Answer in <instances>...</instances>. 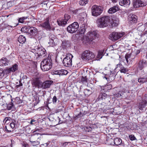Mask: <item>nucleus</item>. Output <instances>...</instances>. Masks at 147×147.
<instances>
[{"label":"nucleus","mask_w":147,"mask_h":147,"mask_svg":"<svg viewBox=\"0 0 147 147\" xmlns=\"http://www.w3.org/2000/svg\"><path fill=\"white\" fill-rule=\"evenodd\" d=\"M110 22V17L108 16H104L99 18L97 20L96 23L98 27L104 28L108 26Z\"/></svg>","instance_id":"obj_1"},{"label":"nucleus","mask_w":147,"mask_h":147,"mask_svg":"<svg viewBox=\"0 0 147 147\" xmlns=\"http://www.w3.org/2000/svg\"><path fill=\"white\" fill-rule=\"evenodd\" d=\"M52 60L50 57L44 59L42 61L40 64V68L43 71H46L50 69L52 67Z\"/></svg>","instance_id":"obj_2"},{"label":"nucleus","mask_w":147,"mask_h":147,"mask_svg":"<svg viewBox=\"0 0 147 147\" xmlns=\"http://www.w3.org/2000/svg\"><path fill=\"white\" fill-rule=\"evenodd\" d=\"M95 55L93 53L89 50L85 51L81 55V58L84 61H89L93 59Z\"/></svg>","instance_id":"obj_3"},{"label":"nucleus","mask_w":147,"mask_h":147,"mask_svg":"<svg viewBox=\"0 0 147 147\" xmlns=\"http://www.w3.org/2000/svg\"><path fill=\"white\" fill-rule=\"evenodd\" d=\"M35 50L39 58H43L46 55L47 52L46 50L40 46H36L35 47Z\"/></svg>","instance_id":"obj_4"},{"label":"nucleus","mask_w":147,"mask_h":147,"mask_svg":"<svg viewBox=\"0 0 147 147\" xmlns=\"http://www.w3.org/2000/svg\"><path fill=\"white\" fill-rule=\"evenodd\" d=\"M78 24L75 22L69 25L67 28V31L69 33H73L76 32L79 28Z\"/></svg>","instance_id":"obj_5"},{"label":"nucleus","mask_w":147,"mask_h":147,"mask_svg":"<svg viewBox=\"0 0 147 147\" xmlns=\"http://www.w3.org/2000/svg\"><path fill=\"white\" fill-rule=\"evenodd\" d=\"M97 32L95 31H93L88 33L85 39L87 43H90L93 40L95 39L96 37H97Z\"/></svg>","instance_id":"obj_6"},{"label":"nucleus","mask_w":147,"mask_h":147,"mask_svg":"<svg viewBox=\"0 0 147 147\" xmlns=\"http://www.w3.org/2000/svg\"><path fill=\"white\" fill-rule=\"evenodd\" d=\"M102 11L100 6H98L96 5H93L92 8V15L95 16L100 15Z\"/></svg>","instance_id":"obj_7"},{"label":"nucleus","mask_w":147,"mask_h":147,"mask_svg":"<svg viewBox=\"0 0 147 147\" xmlns=\"http://www.w3.org/2000/svg\"><path fill=\"white\" fill-rule=\"evenodd\" d=\"M73 56L71 54L68 55L63 59V63L65 66L70 67L72 65V58Z\"/></svg>","instance_id":"obj_8"},{"label":"nucleus","mask_w":147,"mask_h":147,"mask_svg":"<svg viewBox=\"0 0 147 147\" xmlns=\"http://www.w3.org/2000/svg\"><path fill=\"white\" fill-rule=\"evenodd\" d=\"M124 34V32H113L110 35V39L113 41H116L121 38Z\"/></svg>","instance_id":"obj_9"},{"label":"nucleus","mask_w":147,"mask_h":147,"mask_svg":"<svg viewBox=\"0 0 147 147\" xmlns=\"http://www.w3.org/2000/svg\"><path fill=\"white\" fill-rule=\"evenodd\" d=\"M147 4V2L144 0H135L134 2L133 6L135 8L144 6Z\"/></svg>","instance_id":"obj_10"},{"label":"nucleus","mask_w":147,"mask_h":147,"mask_svg":"<svg viewBox=\"0 0 147 147\" xmlns=\"http://www.w3.org/2000/svg\"><path fill=\"white\" fill-rule=\"evenodd\" d=\"M28 33L32 36H34L37 34L39 32L38 30L35 27L28 26Z\"/></svg>","instance_id":"obj_11"},{"label":"nucleus","mask_w":147,"mask_h":147,"mask_svg":"<svg viewBox=\"0 0 147 147\" xmlns=\"http://www.w3.org/2000/svg\"><path fill=\"white\" fill-rule=\"evenodd\" d=\"M18 69V65L15 64L12 66V67L10 68H7L5 70V73L7 74H8L11 72H15L17 71Z\"/></svg>","instance_id":"obj_12"},{"label":"nucleus","mask_w":147,"mask_h":147,"mask_svg":"<svg viewBox=\"0 0 147 147\" xmlns=\"http://www.w3.org/2000/svg\"><path fill=\"white\" fill-rule=\"evenodd\" d=\"M41 83L38 78H35L33 79L32 83L33 87L41 88Z\"/></svg>","instance_id":"obj_13"},{"label":"nucleus","mask_w":147,"mask_h":147,"mask_svg":"<svg viewBox=\"0 0 147 147\" xmlns=\"http://www.w3.org/2000/svg\"><path fill=\"white\" fill-rule=\"evenodd\" d=\"M40 26L42 28L46 29L47 30H51V27L49 23V18H47L45 20L43 23L40 24Z\"/></svg>","instance_id":"obj_14"},{"label":"nucleus","mask_w":147,"mask_h":147,"mask_svg":"<svg viewBox=\"0 0 147 147\" xmlns=\"http://www.w3.org/2000/svg\"><path fill=\"white\" fill-rule=\"evenodd\" d=\"M53 82L52 80H47L43 82H42L41 88L45 89L49 88Z\"/></svg>","instance_id":"obj_15"},{"label":"nucleus","mask_w":147,"mask_h":147,"mask_svg":"<svg viewBox=\"0 0 147 147\" xmlns=\"http://www.w3.org/2000/svg\"><path fill=\"white\" fill-rule=\"evenodd\" d=\"M50 41L49 43L50 46L53 47L55 45V42L57 40V37L54 34H51L49 36Z\"/></svg>","instance_id":"obj_16"},{"label":"nucleus","mask_w":147,"mask_h":147,"mask_svg":"<svg viewBox=\"0 0 147 147\" xmlns=\"http://www.w3.org/2000/svg\"><path fill=\"white\" fill-rule=\"evenodd\" d=\"M112 88V85L110 84H107L105 86H102L101 87V92H107Z\"/></svg>","instance_id":"obj_17"},{"label":"nucleus","mask_w":147,"mask_h":147,"mask_svg":"<svg viewBox=\"0 0 147 147\" xmlns=\"http://www.w3.org/2000/svg\"><path fill=\"white\" fill-rule=\"evenodd\" d=\"M109 97V96L103 92L100 91V93L98 96L97 99L99 100H105Z\"/></svg>","instance_id":"obj_18"},{"label":"nucleus","mask_w":147,"mask_h":147,"mask_svg":"<svg viewBox=\"0 0 147 147\" xmlns=\"http://www.w3.org/2000/svg\"><path fill=\"white\" fill-rule=\"evenodd\" d=\"M138 65V68L140 70H142L144 67H146L147 65L146 62L144 60L140 61Z\"/></svg>","instance_id":"obj_19"},{"label":"nucleus","mask_w":147,"mask_h":147,"mask_svg":"<svg viewBox=\"0 0 147 147\" xmlns=\"http://www.w3.org/2000/svg\"><path fill=\"white\" fill-rule=\"evenodd\" d=\"M119 4L120 5L124 7H128L130 3V0H119Z\"/></svg>","instance_id":"obj_20"},{"label":"nucleus","mask_w":147,"mask_h":147,"mask_svg":"<svg viewBox=\"0 0 147 147\" xmlns=\"http://www.w3.org/2000/svg\"><path fill=\"white\" fill-rule=\"evenodd\" d=\"M81 23L82 24V26L80 27L79 31V34L82 35L84 34L85 32L87 25L84 23H83L82 22H81Z\"/></svg>","instance_id":"obj_21"},{"label":"nucleus","mask_w":147,"mask_h":147,"mask_svg":"<svg viewBox=\"0 0 147 147\" xmlns=\"http://www.w3.org/2000/svg\"><path fill=\"white\" fill-rule=\"evenodd\" d=\"M147 102L146 100H143L140 101L138 105L139 109L141 110H143V108H144L146 105Z\"/></svg>","instance_id":"obj_22"},{"label":"nucleus","mask_w":147,"mask_h":147,"mask_svg":"<svg viewBox=\"0 0 147 147\" xmlns=\"http://www.w3.org/2000/svg\"><path fill=\"white\" fill-rule=\"evenodd\" d=\"M119 9L118 6L117 5H115L110 8L108 12L109 13H112L118 11Z\"/></svg>","instance_id":"obj_23"},{"label":"nucleus","mask_w":147,"mask_h":147,"mask_svg":"<svg viewBox=\"0 0 147 147\" xmlns=\"http://www.w3.org/2000/svg\"><path fill=\"white\" fill-rule=\"evenodd\" d=\"M57 22L59 26H64L67 23V22L65 20L64 18H60L58 19Z\"/></svg>","instance_id":"obj_24"},{"label":"nucleus","mask_w":147,"mask_h":147,"mask_svg":"<svg viewBox=\"0 0 147 147\" xmlns=\"http://www.w3.org/2000/svg\"><path fill=\"white\" fill-rule=\"evenodd\" d=\"M129 20L132 21L134 23L137 22V16L136 15L133 14H130L129 16Z\"/></svg>","instance_id":"obj_25"},{"label":"nucleus","mask_w":147,"mask_h":147,"mask_svg":"<svg viewBox=\"0 0 147 147\" xmlns=\"http://www.w3.org/2000/svg\"><path fill=\"white\" fill-rule=\"evenodd\" d=\"M8 61L5 58H2L0 60V66H5L7 65Z\"/></svg>","instance_id":"obj_26"},{"label":"nucleus","mask_w":147,"mask_h":147,"mask_svg":"<svg viewBox=\"0 0 147 147\" xmlns=\"http://www.w3.org/2000/svg\"><path fill=\"white\" fill-rule=\"evenodd\" d=\"M114 145L116 146L122 145V140L121 138H115L114 140Z\"/></svg>","instance_id":"obj_27"},{"label":"nucleus","mask_w":147,"mask_h":147,"mask_svg":"<svg viewBox=\"0 0 147 147\" xmlns=\"http://www.w3.org/2000/svg\"><path fill=\"white\" fill-rule=\"evenodd\" d=\"M38 135H39V134H35L34 135L30 138V141L31 142H32V143H35V144H39V142L37 141H34L32 140V139H35L36 140L38 139L39 138L38 137Z\"/></svg>","instance_id":"obj_28"},{"label":"nucleus","mask_w":147,"mask_h":147,"mask_svg":"<svg viewBox=\"0 0 147 147\" xmlns=\"http://www.w3.org/2000/svg\"><path fill=\"white\" fill-rule=\"evenodd\" d=\"M18 41L20 43L23 44L26 41V38L24 36L20 35L18 38Z\"/></svg>","instance_id":"obj_29"},{"label":"nucleus","mask_w":147,"mask_h":147,"mask_svg":"<svg viewBox=\"0 0 147 147\" xmlns=\"http://www.w3.org/2000/svg\"><path fill=\"white\" fill-rule=\"evenodd\" d=\"M112 20L113 23L114 24V26H116L118 25L119 23V20L118 18L114 17L112 19Z\"/></svg>","instance_id":"obj_30"},{"label":"nucleus","mask_w":147,"mask_h":147,"mask_svg":"<svg viewBox=\"0 0 147 147\" xmlns=\"http://www.w3.org/2000/svg\"><path fill=\"white\" fill-rule=\"evenodd\" d=\"M138 82H139L144 83L147 82V77L146 78H138Z\"/></svg>","instance_id":"obj_31"},{"label":"nucleus","mask_w":147,"mask_h":147,"mask_svg":"<svg viewBox=\"0 0 147 147\" xmlns=\"http://www.w3.org/2000/svg\"><path fill=\"white\" fill-rule=\"evenodd\" d=\"M116 75V72L115 70L112 71H111V74L109 77L110 78H112V79H114Z\"/></svg>","instance_id":"obj_32"},{"label":"nucleus","mask_w":147,"mask_h":147,"mask_svg":"<svg viewBox=\"0 0 147 147\" xmlns=\"http://www.w3.org/2000/svg\"><path fill=\"white\" fill-rule=\"evenodd\" d=\"M104 51V50L99 51L98 52V54L97 55V57L100 59L101 58L102 56L104 55L103 54Z\"/></svg>","instance_id":"obj_33"},{"label":"nucleus","mask_w":147,"mask_h":147,"mask_svg":"<svg viewBox=\"0 0 147 147\" xmlns=\"http://www.w3.org/2000/svg\"><path fill=\"white\" fill-rule=\"evenodd\" d=\"M88 0H80L79 1V4L81 5H85L88 2Z\"/></svg>","instance_id":"obj_34"},{"label":"nucleus","mask_w":147,"mask_h":147,"mask_svg":"<svg viewBox=\"0 0 147 147\" xmlns=\"http://www.w3.org/2000/svg\"><path fill=\"white\" fill-rule=\"evenodd\" d=\"M131 53H127L125 56V58L127 63H128L129 62V60H131L130 58L131 57Z\"/></svg>","instance_id":"obj_35"},{"label":"nucleus","mask_w":147,"mask_h":147,"mask_svg":"<svg viewBox=\"0 0 147 147\" xmlns=\"http://www.w3.org/2000/svg\"><path fill=\"white\" fill-rule=\"evenodd\" d=\"M114 140L112 138H109L107 140V143L108 145H114Z\"/></svg>","instance_id":"obj_36"},{"label":"nucleus","mask_w":147,"mask_h":147,"mask_svg":"<svg viewBox=\"0 0 147 147\" xmlns=\"http://www.w3.org/2000/svg\"><path fill=\"white\" fill-rule=\"evenodd\" d=\"M60 73V76L63 75H66L67 74V70L64 69L59 70Z\"/></svg>","instance_id":"obj_37"},{"label":"nucleus","mask_w":147,"mask_h":147,"mask_svg":"<svg viewBox=\"0 0 147 147\" xmlns=\"http://www.w3.org/2000/svg\"><path fill=\"white\" fill-rule=\"evenodd\" d=\"M84 92L86 95H89L92 93V91L88 89H85L84 90Z\"/></svg>","instance_id":"obj_38"},{"label":"nucleus","mask_w":147,"mask_h":147,"mask_svg":"<svg viewBox=\"0 0 147 147\" xmlns=\"http://www.w3.org/2000/svg\"><path fill=\"white\" fill-rule=\"evenodd\" d=\"M128 71V70L126 68H125L123 67H121L120 69V72L121 73H126Z\"/></svg>","instance_id":"obj_39"},{"label":"nucleus","mask_w":147,"mask_h":147,"mask_svg":"<svg viewBox=\"0 0 147 147\" xmlns=\"http://www.w3.org/2000/svg\"><path fill=\"white\" fill-rule=\"evenodd\" d=\"M87 79L86 78V76H82L81 79V82L83 84L86 83L87 82Z\"/></svg>","instance_id":"obj_40"},{"label":"nucleus","mask_w":147,"mask_h":147,"mask_svg":"<svg viewBox=\"0 0 147 147\" xmlns=\"http://www.w3.org/2000/svg\"><path fill=\"white\" fill-rule=\"evenodd\" d=\"M5 72V71H4L2 69L0 68V80L4 77Z\"/></svg>","instance_id":"obj_41"},{"label":"nucleus","mask_w":147,"mask_h":147,"mask_svg":"<svg viewBox=\"0 0 147 147\" xmlns=\"http://www.w3.org/2000/svg\"><path fill=\"white\" fill-rule=\"evenodd\" d=\"M70 16L67 14H65L64 16V19L67 22L68 20L70 18Z\"/></svg>","instance_id":"obj_42"},{"label":"nucleus","mask_w":147,"mask_h":147,"mask_svg":"<svg viewBox=\"0 0 147 147\" xmlns=\"http://www.w3.org/2000/svg\"><path fill=\"white\" fill-rule=\"evenodd\" d=\"M84 129L86 131L90 132L92 130V128L90 126H85L84 127Z\"/></svg>","instance_id":"obj_43"},{"label":"nucleus","mask_w":147,"mask_h":147,"mask_svg":"<svg viewBox=\"0 0 147 147\" xmlns=\"http://www.w3.org/2000/svg\"><path fill=\"white\" fill-rule=\"evenodd\" d=\"M26 17H23L19 18L18 20L19 22L22 23H24V20L26 19Z\"/></svg>","instance_id":"obj_44"},{"label":"nucleus","mask_w":147,"mask_h":147,"mask_svg":"<svg viewBox=\"0 0 147 147\" xmlns=\"http://www.w3.org/2000/svg\"><path fill=\"white\" fill-rule=\"evenodd\" d=\"M13 105V103L11 102V104H9L7 106V109L8 110H10L11 109V108Z\"/></svg>","instance_id":"obj_45"},{"label":"nucleus","mask_w":147,"mask_h":147,"mask_svg":"<svg viewBox=\"0 0 147 147\" xmlns=\"http://www.w3.org/2000/svg\"><path fill=\"white\" fill-rule=\"evenodd\" d=\"M59 70L54 71L52 72L51 73L53 75H58L60 76V73H59Z\"/></svg>","instance_id":"obj_46"},{"label":"nucleus","mask_w":147,"mask_h":147,"mask_svg":"<svg viewBox=\"0 0 147 147\" xmlns=\"http://www.w3.org/2000/svg\"><path fill=\"white\" fill-rule=\"evenodd\" d=\"M129 138L131 140H136V138L133 135H131L129 136Z\"/></svg>","instance_id":"obj_47"},{"label":"nucleus","mask_w":147,"mask_h":147,"mask_svg":"<svg viewBox=\"0 0 147 147\" xmlns=\"http://www.w3.org/2000/svg\"><path fill=\"white\" fill-rule=\"evenodd\" d=\"M57 101V98L56 96H53V104H55L56 103Z\"/></svg>","instance_id":"obj_48"},{"label":"nucleus","mask_w":147,"mask_h":147,"mask_svg":"<svg viewBox=\"0 0 147 147\" xmlns=\"http://www.w3.org/2000/svg\"><path fill=\"white\" fill-rule=\"evenodd\" d=\"M84 115L83 113H82L80 112L78 115H76V117L78 118L82 117Z\"/></svg>","instance_id":"obj_49"},{"label":"nucleus","mask_w":147,"mask_h":147,"mask_svg":"<svg viewBox=\"0 0 147 147\" xmlns=\"http://www.w3.org/2000/svg\"><path fill=\"white\" fill-rule=\"evenodd\" d=\"M20 76L22 77V79H26L27 78V76L25 75H24L23 74H21Z\"/></svg>","instance_id":"obj_50"},{"label":"nucleus","mask_w":147,"mask_h":147,"mask_svg":"<svg viewBox=\"0 0 147 147\" xmlns=\"http://www.w3.org/2000/svg\"><path fill=\"white\" fill-rule=\"evenodd\" d=\"M8 128V127H7V126H5V129L7 132L10 133L11 132V130H9Z\"/></svg>","instance_id":"obj_51"},{"label":"nucleus","mask_w":147,"mask_h":147,"mask_svg":"<svg viewBox=\"0 0 147 147\" xmlns=\"http://www.w3.org/2000/svg\"><path fill=\"white\" fill-rule=\"evenodd\" d=\"M22 147H26L28 145L26 143H23L21 144Z\"/></svg>","instance_id":"obj_52"},{"label":"nucleus","mask_w":147,"mask_h":147,"mask_svg":"<svg viewBox=\"0 0 147 147\" xmlns=\"http://www.w3.org/2000/svg\"><path fill=\"white\" fill-rule=\"evenodd\" d=\"M10 126L13 129L15 127V123H11L10 124Z\"/></svg>","instance_id":"obj_53"},{"label":"nucleus","mask_w":147,"mask_h":147,"mask_svg":"<svg viewBox=\"0 0 147 147\" xmlns=\"http://www.w3.org/2000/svg\"><path fill=\"white\" fill-rule=\"evenodd\" d=\"M132 86H135L137 84V83L134 80H131Z\"/></svg>","instance_id":"obj_54"},{"label":"nucleus","mask_w":147,"mask_h":147,"mask_svg":"<svg viewBox=\"0 0 147 147\" xmlns=\"http://www.w3.org/2000/svg\"><path fill=\"white\" fill-rule=\"evenodd\" d=\"M123 67L121 63H119V64H117L116 65V68H117L118 67H120V68L121 67Z\"/></svg>","instance_id":"obj_55"},{"label":"nucleus","mask_w":147,"mask_h":147,"mask_svg":"<svg viewBox=\"0 0 147 147\" xmlns=\"http://www.w3.org/2000/svg\"><path fill=\"white\" fill-rule=\"evenodd\" d=\"M36 121V120L34 119H32L30 121V123L31 124H34V122H35Z\"/></svg>","instance_id":"obj_56"},{"label":"nucleus","mask_w":147,"mask_h":147,"mask_svg":"<svg viewBox=\"0 0 147 147\" xmlns=\"http://www.w3.org/2000/svg\"><path fill=\"white\" fill-rule=\"evenodd\" d=\"M11 119V118L10 117H6L5 120H6V121H10Z\"/></svg>","instance_id":"obj_57"},{"label":"nucleus","mask_w":147,"mask_h":147,"mask_svg":"<svg viewBox=\"0 0 147 147\" xmlns=\"http://www.w3.org/2000/svg\"><path fill=\"white\" fill-rule=\"evenodd\" d=\"M20 87L19 85H18L16 86L15 87L17 90H20L21 88Z\"/></svg>","instance_id":"obj_58"},{"label":"nucleus","mask_w":147,"mask_h":147,"mask_svg":"<svg viewBox=\"0 0 147 147\" xmlns=\"http://www.w3.org/2000/svg\"><path fill=\"white\" fill-rule=\"evenodd\" d=\"M67 42H68V41H65L63 42L62 43V44H63V45L65 46H67V45L66 44Z\"/></svg>","instance_id":"obj_59"},{"label":"nucleus","mask_w":147,"mask_h":147,"mask_svg":"<svg viewBox=\"0 0 147 147\" xmlns=\"http://www.w3.org/2000/svg\"><path fill=\"white\" fill-rule=\"evenodd\" d=\"M7 42L8 43L10 41V38H7Z\"/></svg>","instance_id":"obj_60"},{"label":"nucleus","mask_w":147,"mask_h":147,"mask_svg":"<svg viewBox=\"0 0 147 147\" xmlns=\"http://www.w3.org/2000/svg\"><path fill=\"white\" fill-rule=\"evenodd\" d=\"M140 52V50H137L136 51V55H137Z\"/></svg>","instance_id":"obj_61"},{"label":"nucleus","mask_w":147,"mask_h":147,"mask_svg":"<svg viewBox=\"0 0 147 147\" xmlns=\"http://www.w3.org/2000/svg\"><path fill=\"white\" fill-rule=\"evenodd\" d=\"M68 142H66L63 144V145L65 146L66 145H67L68 144Z\"/></svg>","instance_id":"obj_62"},{"label":"nucleus","mask_w":147,"mask_h":147,"mask_svg":"<svg viewBox=\"0 0 147 147\" xmlns=\"http://www.w3.org/2000/svg\"><path fill=\"white\" fill-rule=\"evenodd\" d=\"M20 86H22L23 84L22 83H20V84H19Z\"/></svg>","instance_id":"obj_63"},{"label":"nucleus","mask_w":147,"mask_h":147,"mask_svg":"<svg viewBox=\"0 0 147 147\" xmlns=\"http://www.w3.org/2000/svg\"><path fill=\"white\" fill-rule=\"evenodd\" d=\"M145 34H147V30L145 32Z\"/></svg>","instance_id":"obj_64"}]
</instances>
